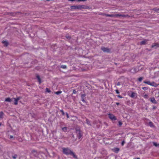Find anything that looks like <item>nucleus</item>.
<instances>
[{"instance_id":"39448f33","label":"nucleus","mask_w":159,"mask_h":159,"mask_svg":"<svg viewBox=\"0 0 159 159\" xmlns=\"http://www.w3.org/2000/svg\"><path fill=\"white\" fill-rule=\"evenodd\" d=\"M103 15H104L105 16L107 17H114V18H116L117 17V14H103Z\"/></svg>"},{"instance_id":"dca6fc26","label":"nucleus","mask_w":159,"mask_h":159,"mask_svg":"<svg viewBox=\"0 0 159 159\" xmlns=\"http://www.w3.org/2000/svg\"><path fill=\"white\" fill-rule=\"evenodd\" d=\"M36 77L39 82V84H40L41 83V80L40 78V76H39V75H36Z\"/></svg>"},{"instance_id":"3c124183","label":"nucleus","mask_w":159,"mask_h":159,"mask_svg":"<svg viewBox=\"0 0 159 159\" xmlns=\"http://www.w3.org/2000/svg\"><path fill=\"white\" fill-rule=\"evenodd\" d=\"M157 145H158V146H159V143L157 144Z\"/></svg>"},{"instance_id":"a18cd8bd","label":"nucleus","mask_w":159,"mask_h":159,"mask_svg":"<svg viewBox=\"0 0 159 159\" xmlns=\"http://www.w3.org/2000/svg\"><path fill=\"white\" fill-rule=\"evenodd\" d=\"M120 82H118V83H117V85H120Z\"/></svg>"},{"instance_id":"bb28decb","label":"nucleus","mask_w":159,"mask_h":159,"mask_svg":"<svg viewBox=\"0 0 159 159\" xmlns=\"http://www.w3.org/2000/svg\"><path fill=\"white\" fill-rule=\"evenodd\" d=\"M143 97L145 98L148 99V96L147 94H145L143 96Z\"/></svg>"},{"instance_id":"2f4dec72","label":"nucleus","mask_w":159,"mask_h":159,"mask_svg":"<svg viewBox=\"0 0 159 159\" xmlns=\"http://www.w3.org/2000/svg\"><path fill=\"white\" fill-rule=\"evenodd\" d=\"M142 89L144 90H146L148 89V88L147 87H144L142 88Z\"/></svg>"},{"instance_id":"6e6552de","label":"nucleus","mask_w":159,"mask_h":159,"mask_svg":"<svg viewBox=\"0 0 159 159\" xmlns=\"http://www.w3.org/2000/svg\"><path fill=\"white\" fill-rule=\"evenodd\" d=\"M119 16H122L124 17H129V16L128 15H125L124 14H122L120 13L117 14V17Z\"/></svg>"},{"instance_id":"f03ea898","label":"nucleus","mask_w":159,"mask_h":159,"mask_svg":"<svg viewBox=\"0 0 159 159\" xmlns=\"http://www.w3.org/2000/svg\"><path fill=\"white\" fill-rule=\"evenodd\" d=\"M72 9H87L89 7L88 6L85 5H75L72 6L70 7Z\"/></svg>"},{"instance_id":"37998d69","label":"nucleus","mask_w":159,"mask_h":159,"mask_svg":"<svg viewBox=\"0 0 159 159\" xmlns=\"http://www.w3.org/2000/svg\"><path fill=\"white\" fill-rule=\"evenodd\" d=\"M76 93V91L74 90L73 91V93Z\"/></svg>"},{"instance_id":"f8f14e48","label":"nucleus","mask_w":159,"mask_h":159,"mask_svg":"<svg viewBox=\"0 0 159 159\" xmlns=\"http://www.w3.org/2000/svg\"><path fill=\"white\" fill-rule=\"evenodd\" d=\"M159 47V45L157 43H155L152 44V48H157Z\"/></svg>"},{"instance_id":"8fccbe9b","label":"nucleus","mask_w":159,"mask_h":159,"mask_svg":"<svg viewBox=\"0 0 159 159\" xmlns=\"http://www.w3.org/2000/svg\"><path fill=\"white\" fill-rule=\"evenodd\" d=\"M1 124L0 123V126L1 125Z\"/></svg>"},{"instance_id":"7ed1b4c3","label":"nucleus","mask_w":159,"mask_h":159,"mask_svg":"<svg viewBox=\"0 0 159 159\" xmlns=\"http://www.w3.org/2000/svg\"><path fill=\"white\" fill-rule=\"evenodd\" d=\"M144 83L146 84L151 86H153L156 87L157 86V84L155 83L154 82H151L149 81H144L143 82Z\"/></svg>"},{"instance_id":"0eeeda50","label":"nucleus","mask_w":159,"mask_h":159,"mask_svg":"<svg viewBox=\"0 0 159 159\" xmlns=\"http://www.w3.org/2000/svg\"><path fill=\"white\" fill-rule=\"evenodd\" d=\"M101 49L104 52H110V50L109 49L107 48H106L104 47H102Z\"/></svg>"},{"instance_id":"9b49d317","label":"nucleus","mask_w":159,"mask_h":159,"mask_svg":"<svg viewBox=\"0 0 159 159\" xmlns=\"http://www.w3.org/2000/svg\"><path fill=\"white\" fill-rule=\"evenodd\" d=\"M112 151L116 153H117L120 150V149L118 148H115L112 149Z\"/></svg>"},{"instance_id":"e433bc0d","label":"nucleus","mask_w":159,"mask_h":159,"mask_svg":"<svg viewBox=\"0 0 159 159\" xmlns=\"http://www.w3.org/2000/svg\"><path fill=\"white\" fill-rule=\"evenodd\" d=\"M86 0H77V1L78 2H81V1H85Z\"/></svg>"},{"instance_id":"49530a36","label":"nucleus","mask_w":159,"mask_h":159,"mask_svg":"<svg viewBox=\"0 0 159 159\" xmlns=\"http://www.w3.org/2000/svg\"><path fill=\"white\" fill-rule=\"evenodd\" d=\"M116 104L117 105H119L120 104V103L119 102H116Z\"/></svg>"},{"instance_id":"ea45409f","label":"nucleus","mask_w":159,"mask_h":159,"mask_svg":"<svg viewBox=\"0 0 159 159\" xmlns=\"http://www.w3.org/2000/svg\"><path fill=\"white\" fill-rule=\"evenodd\" d=\"M66 116H67V118H69V116L68 114L67 113H66Z\"/></svg>"},{"instance_id":"ddd939ff","label":"nucleus","mask_w":159,"mask_h":159,"mask_svg":"<svg viewBox=\"0 0 159 159\" xmlns=\"http://www.w3.org/2000/svg\"><path fill=\"white\" fill-rule=\"evenodd\" d=\"M148 41V40L144 39L142 41L140 42V44L141 45H145L147 43Z\"/></svg>"},{"instance_id":"7c9ffc66","label":"nucleus","mask_w":159,"mask_h":159,"mask_svg":"<svg viewBox=\"0 0 159 159\" xmlns=\"http://www.w3.org/2000/svg\"><path fill=\"white\" fill-rule=\"evenodd\" d=\"M153 145L155 146L156 147H158V145H157V144L156 143V142H153Z\"/></svg>"},{"instance_id":"c03bdc74","label":"nucleus","mask_w":159,"mask_h":159,"mask_svg":"<svg viewBox=\"0 0 159 159\" xmlns=\"http://www.w3.org/2000/svg\"><path fill=\"white\" fill-rule=\"evenodd\" d=\"M10 139H12L13 138V136L12 135H10Z\"/></svg>"},{"instance_id":"cd10ccee","label":"nucleus","mask_w":159,"mask_h":159,"mask_svg":"<svg viewBox=\"0 0 159 159\" xmlns=\"http://www.w3.org/2000/svg\"><path fill=\"white\" fill-rule=\"evenodd\" d=\"M143 79V77H140L138 78V80L139 82H141L142 80Z\"/></svg>"},{"instance_id":"4c0bfd02","label":"nucleus","mask_w":159,"mask_h":159,"mask_svg":"<svg viewBox=\"0 0 159 159\" xmlns=\"http://www.w3.org/2000/svg\"><path fill=\"white\" fill-rule=\"evenodd\" d=\"M20 97H18V98H16V100H17L18 101L20 99Z\"/></svg>"},{"instance_id":"f3484780","label":"nucleus","mask_w":159,"mask_h":159,"mask_svg":"<svg viewBox=\"0 0 159 159\" xmlns=\"http://www.w3.org/2000/svg\"><path fill=\"white\" fill-rule=\"evenodd\" d=\"M13 100H14V101H15V102L14 103V104L15 105H17L18 104V101L17 100H16V98H13Z\"/></svg>"},{"instance_id":"a19ab883","label":"nucleus","mask_w":159,"mask_h":159,"mask_svg":"<svg viewBox=\"0 0 159 159\" xmlns=\"http://www.w3.org/2000/svg\"><path fill=\"white\" fill-rule=\"evenodd\" d=\"M156 108H157V107H156L153 106L152 109L153 110H154V109H156Z\"/></svg>"},{"instance_id":"c9c22d12","label":"nucleus","mask_w":159,"mask_h":159,"mask_svg":"<svg viewBox=\"0 0 159 159\" xmlns=\"http://www.w3.org/2000/svg\"><path fill=\"white\" fill-rule=\"evenodd\" d=\"M61 112H62V115H65V113L64 112V111H63V110H61Z\"/></svg>"},{"instance_id":"09e8293b","label":"nucleus","mask_w":159,"mask_h":159,"mask_svg":"<svg viewBox=\"0 0 159 159\" xmlns=\"http://www.w3.org/2000/svg\"><path fill=\"white\" fill-rule=\"evenodd\" d=\"M140 159V158H136V159Z\"/></svg>"},{"instance_id":"393cba45","label":"nucleus","mask_w":159,"mask_h":159,"mask_svg":"<svg viewBox=\"0 0 159 159\" xmlns=\"http://www.w3.org/2000/svg\"><path fill=\"white\" fill-rule=\"evenodd\" d=\"M61 67L63 69H66V66L65 65H62L61 66Z\"/></svg>"},{"instance_id":"1a4fd4ad","label":"nucleus","mask_w":159,"mask_h":159,"mask_svg":"<svg viewBox=\"0 0 159 159\" xmlns=\"http://www.w3.org/2000/svg\"><path fill=\"white\" fill-rule=\"evenodd\" d=\"M129 96L132 98H134L135 97L136 98L137 97V93L134 92H132L130 95Z\"/></svg>"},{"instance_id":"a878e982","label":"nucleus","mask_w":159,"mask_h":159,"mask_svg":"<svg viewBox=\"0 0 159 159\" xmlns=\"http://www.w3.org/2000/svg\"><path fill=\"white\" fill-rule=\"evenodd\" d=\"M46 91L48 93H50L51 92L50 90L48 88H46Z\"/></svg>"},{"instance_id":"6ab92c4d","label":"nucleus","mask_w":159,"mask_h":159,"mask_svg":"<svg viewBox=\"0 0 159 159\" xmlns=\"http://www.w3.org/2000/svg\"><path fill=\"white\" fill-rule=\"evenodd\" d=\"M62 129L63 131L66 132L67 131V127H65L62 128Z\"/></svg>"},{"instance_id":"9d476101","label":"nucleus","mask_w":159,"mask_h":159,"mask_svg":"<svg viewBox=\"0 0 159 159\" xmlns=\"http://www.w3.org/2000/svg\"><path fill=\"white\" fill-rule=\"evenodd\" d=\"M150 101L153 103L157 104V101L155 100L154 97L150 98Z\"/></svg>"},{"instance_id":"4468645a","label":"nucleus","mask_w":159,"mask_h":159,"mask_svg":"<svg viewBox=\"0 0 159 159\" xmlns=\"http://www.w3.org/2000/svg\"><path fill=\"white\" fill-rule=\"evenodd\" d=\"M85 96V95L84 94H82L81 96L82 101L84 102H85V100H84V97Z\"/></svg>"},{"instance_id":"473e14b6","label":"nucleus","mask_w":159,"mask_h":159,"mask_svg":"<svg viewBox=\"0 0 159 159\" xmlns=\"http://www.w3.org/2000/svg\"><path fill=\"white\" fill-rule=\"evenodd\" d=\"M149 125L150 126H153V124L151 122H149Z\"/></svg>"},{"instance_id":"864d4df0","label":"nucleus","mask_w":159,"mask_h":159,"mask_svg":"<svg viewBox=\"0 0 159 159\" xmlns=\"http://www.w3.org/2000/svg\"><path fill=\"white\" fill-rule=\"evenodd\" d=\"M158 94L159 95V92L158 93Z\"/></svg>"},{"instance_id":"423d86ee","label":"nucleus","mask_w":159,"mask_h":159,"mask_svg":"<svg viewBox=\"0 0 159 159\" xmlns=\"http://www.w3.org/2000/svg\"><path fill=\"white\" fill-rule=\"evenodd\" d=\"M76 133L78 136L79 139H80L82 136L81 132L79 129H76Z\"/></svg>"},{"instance_id":"2eb2a0df","label":"nucleus","mask_w":159,"mask_h":159,"mask_svg":"<svg viewBox=\"0 0 159 159\" xmlns=\"http://www.w3.org/2000/svg\"><path fill=\"white\" fill-rule=\"evenodd\" d=\"M13 101V98H6L5 100V101L6 102H11L12 101Z\"/></svg>"},{"instance_id":"412c9836","label":"nucleus","mask_w":159,"mask_h":159,"mask_svg":"<svg viewBox=\"0 0 159 159\" xmlns=\"http://www.w3.org/2000/svg\"><path fill=\"white\" fill-rule=\"evenodd\" d=\"M3 115V113L2 111H1L0 112V118H2Z\"/></svg>"},{"instance_id":"20e7f679","label":"nucleus","mask_w":159,"mask_h":159,"mask_svg":"<svg viewBox=\"0 0 159 159\" xmlns=\"http://www.w3.org/2000/svg\"><path fill=\"white\" fill-rule=\"evenodd\" d=\"M109 118L111 120H116L117 119L116 117L113 114H108Z\"/></svg>"},{"instance_id":"79ce46f5","label":"nucleus","mask_w":159,"mask_h":159,"mask_svg":"<svg viewBox=\"0 0 159 159\" xmlns=\"http://www.w3.org/2000/svg\"><path fill=\"white\" fill-rule=\"evenodd\" d=\"M118 97L119 98H122V96H120V95H118Z\"/></svg>"},{"instance_id":"b1692460","label":"nucleus","mask_w":159,"mask_h":159,"mask_svg":"<svg viewBox=\"0 0 159 159\" xmlns=\"http://www.w3.org/2000/svg\"><path fill=\"white\" fill-rule=\"evenodd\" d=\"M86 123H87V124L88 125H91L90 122L89 121V120L88 119L86 120Z\"/></svg>"},{"instance_id":"aec40b11","label":"nucleus","mask_w":159,"mask_h":159,"mask_svg":"<svg viewBox=\"0 0 159 159\" xmlns=\"http://www.w3.org/2000/svg\"><path fill=\"white\" fill-rule=\"evenodd\" d=\"M32 153L35 156H36L37 153L36 151L33 150L32 151Z\"/></svg>"},{"instance_id":"4be33fe9","label":"nucleus","mask_w":159,"mask_h":159,"mask_svg":"<svg viewBox=\"0 0 159 159\" xmlns=\"http://www.w3.org/2000/svg\"><path fill=\"white\" fill-rule=\"evenodd\" d=\"M17 157V154H14L12 156V157L13 159H16Z\"/></svg>"},{"instance_id":"f704fd0d","label":"nucleus","mask_w":159,"mask_h":159,"mask_svg":"<svg viewBox=\"0 0 159 159\" xmlns=\"http://www.w3.org/2000/svg\"><path fill=\"white\" fill-rule=\"evenodd\" d=\"M116 93L117 94H119L120 93V92H119V91L118 90H116Z\"/></svg>"},{"instance_id":"de8ad7c7","label":"nucleus","mask_w":159,"mask_h":159,"mask_svg":"<svg viewBox=\"0 0 159 159\" xmlns=\"http://www.w3.org/2000/svg\"><path fill=\"white\" fill-rule=\"evenodd\" d=\"M66 38L67 39L70 38V36L66 37Z\"/></svg>"},{"instance_id":"72a5a7b5","label":"nucleus","mask_w":159,"mask_h":159,"mask_svg":"<svg viewBox=\"0 0 159 159\" xmlns=\"http://www.w3.org/2000/svg\"><path fill=\"white\" fill-rule=\"evenodd\" d=\"M125 143V141L124 140L122 141V142L121 143V145L122 146H123L124 145V143Z\"/></svg>"},{"instance_id":"f257e3e1","label":"nucleus","mask_w":159,"mask_h":159,"mask_svg":"<svg viewBox=\"0 0 159 159\" xmlns=\"http://www.w3.org/2000/svg\"><path fill=\"white\" fill-rule=\"evenodd\" d=\"M62 149L63 152L64 154L66 155H70L72 156L75 158H77V156L74 153L68 148H63Z\"/></svg>"},{"instance_id":"c756f323","label":"nucleus","mask_w":159,"mask_h":159,"mask_svg":"<svg viewBox=\"0 0 159 159\" xmlns=\"http://www.w3.org/2000/svg\"><path fill=\"white\" fill-rule=\"evenodd\" d=\"M118 124V125L120 127L121 126L122 124V123L120 121H119Z\"/></svg>"},{"instance_id":"5701e85b","label":"nucleus","mask_w":159,"mask_h":159,"mask_svg":"<svg viewBox=\"0 0 159 159\" xmlns=\"http://www.w3.org/2000/svg\"><path fill=\"white\" fill-rule=\"evenodd\" d=\"M2 43L4 44L6 46H7L8 44V42H7V41H3Z\"/></svg>"},{"instance_id":"c85d7f7f","label":"nucleus","mask_w":159,"mask_h":159,"mask_svg":"<svg viewBox=\"0 0 159 159\" xmlns=\"http://www.w3.org/2000/svg\"><path fill=\"white\" fill-rule=\"evenodd\" d=\"M61 91H58L55 92V93L57 95H59L61 93Z\"/></svg>"},{"instance_id":"a211bd4d","label":"nucleus","mask_w":159,"mask_h":159,"mask_svg":"<svg viewBox=\"0 0 159 159\" xmlns=\"http://www.w3.org/2000/svg\"><path fill=\"white\" fill-rule=\"evenodd\" d=\"M136 70H137V69H136L133 68L131 69V72L132 73H135L136 72V71H137Z\"/></svg>"},{"instance_id":"603ef678","label":"nucleus","mask_w":159,"mask_h":159,"mask_svg":"<svg viewBox=\"0 0 159 159\" xmlns=\"http://www.w3.org/2000/svg\"><path fill=\"white\" fill-rule=\"evenodd\" d=\"M58 159H60L59 157H58Z\"/></svg>"},{"instance_id":"58836bf2","label":"nucleus","mask_w":159,"mask_h":159,"mask_svg":"<svg viewBox=\"0 0 159 159\" xmlns=\"http://www.w3.org/2000/svg\"><path fill=\"white\" fill-rule=\"evenodd\" d=\"M154 10L155 11H157V10H159V9H157L156 8H154Z\"/></svg>"}]
</instances>
